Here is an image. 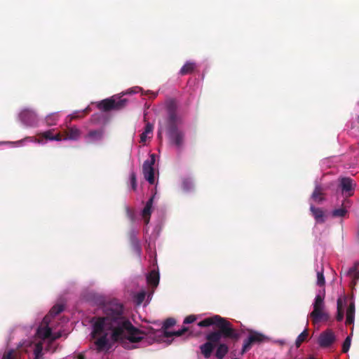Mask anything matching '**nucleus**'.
Here are the masks:
<instances>
[{"mask_svg": "<svg viewBox=\"0 0 359 359\" xmlns=\"http://www.w3.org/2000/svg\"><path fill=\"white\" fill-rule=\"evenodd\" d=\"M104 316L98 317L93 324L91 337L97 352H107L111 348L107 331H111V339L118 342L125 348H130L129 343L140 342L148 334L156 333L152 327L148 332L135 327L125 316L122 304L110 302L104 306Z\"/></svg>", "mask_w": 359, "mask_h": 359, "instance_id": "nucleus-1", "label": "nucleus"}, {"mask_svg": "<svg viewBox=\"0 0 359 359\" xmlns=\"http://www.w3.org/2000/svg\"><path fill=\"white\" fill-rule=\"evenodd\" d=\"M358 122L359 123V115H358Z\"/></svg>", "mask_w": 359, "mask_h": 359, "instance_id": "nucleus-49", "label": "nucleus"}, {"mask_svg": "<svg viewBox=\"0 0 359 359\" xmlns=\"http://www.w3.org/2000/svg\"><path fill=\"white\" fill-rule=\"evenodd\" d=\"M351 342V334L348 336L344 340L342 345V352L347 353L350 348Z\"/></svg>", "mask_w": 359, "mask_h": 359, "instance_id": "nucleus-32", "label": "nucleus"}, {"mask_svg": "<svg viewBox=\"0 0 359 359\" xmlns=\"http://www.w3.org/2000/svg\"><path fill=\"white\" fill-rule=\"evenodd\" d=\"M324 308V296L320 294L316 295L313 303V310L310 313V316L313 323L320 321H327L330 320V315L323 311Z\"/></svg>", "mask_w": 359, "mask_h": 359, "instance_id": "nucleus-5", "label": "nucleus"}, {"mask_svg": "<svg viewBox=\"0 0 359 359\" xmlns=\"http://www.w3.org/2000/svg\"><path fill=\"white\" fill-rule=\"evenodd\" d=\"M217 349L215 352V357L217 359H223L229 352V347L226 344L221 343L220 341L216 344Z\"/></svg>", "mask_w": 359, "mask_h": 359, "instance_id": "nucleus-18", "label": "nucleus"}, {"mask_svg": "<svg viewBox=\"0 0 359 359\" xmlns=\"http://www.w3.org/2000/svg\"><path fill=\"white\" fill-rule=\"evenodd\" d=\"M167 118L165 121V128L170 142L180 150L184 142V133L179 130L177 125L180 118L177 115V104L175 100H170L166 102Z\"/></svg>", "mask_w": 359, "mask_h": 359, "instance_id": "nucleus-3", "label": "nucleus"}, {"mask_svg": "<svg viewBox=\"0 0 359 359\" xmlns=\"http://www.w3.org/2000/svg\"><path fill=\"white\" fill-rule=\"evenodd\" d=\"M146 293L144 291L137 293L135 300L137 304H141L145 299Z\"/></svg>", "mask_w": 359, "mask_h": 359, "instance_id": "nucleus-36", "label": "nucleus"}, {"mask_svg": "<svg viewBox=\"0 0 359 359\" xmlns=\"http://www.w3.org/2000/svg\"><path fill=\"white\" fill-rule=\"evenodd\" d=\"M64 309V307L62 305L57 304L52 307L50 311H49L48 314L46 316H49V320H50V317H54L59 313H60Z\"/></svg>", "mask_w": 359, "mask_h": 359, "instance_id": "nucleus-26", "label": "nucleus"}, {"mask_svg": "<svg viewBox=\"0 0 359 359\" xmlns=\"http://www.w3.org/2000/svg\"><path fill=\"white\" fill-rule=\"evenodd\" d=\"M153 130V126L150 123H147L145 126L144 131L143 132L145 134L151 133Z\"/></svg>", "mask_w": 359, "mask_h": 359, "instance_id": "nucleus-39", "label": "nucleus"}, {"mask_svg": "<svg viewBox=\"0 0 359 359\" xmlns=\"http://www.w3.org/2000/svg\"><path fill=\"white\" fill-rule=\"evenodd\" d=\"M21 121L28 126H33L36 123V115L34 111L29 109H25L20 114Z\"/></svg>", "mask_w": 359, "mask_h": 359, "instance_id": "nucleus-10", "label": "nucleus"}, {"mask_svg": "<svg viewBox=\"0 0 359 359\" xmlns=\"http://www.w3.org/2000/svg\"><path fill=\"white\" fill-rule=\"evenodd\" d=\"M147 135L142 133L141 135H140V142H145L146 140H147Z\"/></svg>", "mask_w": 359, "mask_h": 359, "instance_id": "nucleus-44", "label": "nucleus"}, {"mask_svg": "<svg viewBox=\"0 0 359 359\" xmlns=\"http://www.w3.org/2000/svg\"><path fill=\"white\" fill-rule=\"evenodd\" d=\"M336 319L337 321H341L344 319L343 300L341 298L337 299V314Z\"/></svg>", "mask_w": 359, "mask_h": 359, "instance_id": "nucleus-25", "label": "nucleus"}, {"mask_svg": "<svg viewBox=\"0 0 359 359\" xmlns=\"http://www.w3.org/2000/svg\"><path fill=\"white\" fill-rule=\"evenodd\" d=\"M324 189L320 186H316L311 195V198L316 203H320L324 201Z\"/></svg>", "mask_w": 359, "mask_h": 359, "instance_id": "nucleus-20", "label": "nucleus"}, {"mask_svg": "<svg viewBox=\"0 0 359 359\" xmlns=\"http://www.w3.org/2000/svg\"><path fill=\"white\" fill-rule=\"evenodd\" d=\"M35 141L39 142V143H40L41 142L39 139H36Z\"/></svg>", "mask_w": 359, "mask_h": 359, "instance_id": "nucleus-47", "label": "nucleus"}, {"mask_svg": "<svg viewBox=\"0 0 359 359\" xmlns=\"http://www.w3.org/2000/svg\"><path fill=\"white\" fill-rule=\"evenodd\" d=\"M355 318V303L353 301L349 304V306L346 310V325H352L354 322Z\"/></svg>", "mask_w": 359, "mask_h": 359, "instance_id": "nucleus-19", "label": "nucleus"}, {"mask_svg": "<svg viewBox=\"0 0 359 359\" xmlns=\"http://www.w3.org/2000/svg\"><path fill=\"white\" fill-rule=\"evenodd\" d=\"M154 195L150 197L148 201L146 203V205L142 210V216L144 219L145 224H148L149 222L150 217L151 215V208L154 202Z\"/></svg>", "mask_w": 359, "mask_h": 359, "instance_id": "nucleus-13", "label": "nucleus"}, {"mask_svg": "<svg viewBox=\"0 0 359 359\" xmlns=\"http://www.w3.org/2000/svg\"><path fill=\"white\" fill-rule=\"evenodd\" d=\"M266 339V337L263 334L257 332H250L248 339L243 342L241 353L243 354L249 351L253 344H260Z\"/></svg>", "mask_w": 359, "mask_h": 359, "instance_id": "nucleus-6", "label": "nucleus"}, {"mask_svg": "<svg viewBox=\"0 0 359 359\" xmlns=\"http://www.w3.org/2000/svg\"><path fill=\"white\" fill-rule=\"evenodd\" d=\"M58 120L57 114H51L46 117V122L48 126H54Z\"/></svg>", "mask_w": 359, "mask_h": 359, "instance_id": "nucleus-28", "label": "nucleus"}, {"mask_svg": "<svg viewBox=\"0 0 359 359\" xmlns=\"http://www.w3.org/2000/svg\"><path fill=\"white\" fill-rule=\"evenodd\" d=\"M130 240L131 245L133 247L134 250H136L137 252H140L141 247H140V241H139L138 238L136 237L134 231H132L130 233Z\"/></svg>", "mask_w": 359, "mask_h": 359, "instance_id": "nucleus-24", "label": "nucleus"}, {"mask_svg": "<svg viewBox=\"0 0 359 359\" xmlns=\"http://www.w3.org/2000/svg\"><path fill=\"white\" fill-rule=\"evenodd\" d=\"M307 359H316V358H314V357H313V356H311V357H309V358H307Z\"/></svg>", "mask_w": 359, "mask_h": 359, "instance_id": "nucleus-48", "label": "nucleus"}, {"mask_svg": "<svg viewBox=\"0 0 359 359\" xmlns=\"http://www.w3.org/2000/svg\"><path fill=\"white\" fill-rule=\"evenodd\" d=\"M347 203H349V201H346L343 203L342 205L344 207L334 210L332 211V216L333 217H344L347 212V210L346 209V208L347 207V205H346Z\"/></svg>", "mask_w": 359, "mask_h": 359, "instance_id": "nucleus-23", "label": "nucleus"}, {"mask_svg": "<svg viewBox=\"0 0 359 359\" xmlns=\"http://www.w3.org/2000/svg\"><path fill=\"white\" fill-rule=\"evenodd\" d=\"M62 336L61 333L60 332L53 333L51 337H50V339L51 341L59 339Z\"/></svg>", "mask_w": 359, "mask_h": 359, "instance_id": "nucleus-40", "label": "nucleus"}, {"mask_svg": "<svg viewBox=\"0 0 359 359\" xmlns=\"http://www.w3.org/2000/svg\"><path fill=\"white\" fill-rule=\"evenodd\" d=\"M130 185H131V188L133 191H136L137 189V177H136V174L135 173V172H132L130 175Z\"/></svg>", "mask_w": 359, "mask_h": 359, "instance_id": "nucleus-34", "label": "nucleus"}, {"mask_svg": "<svg viewBox=\"0 0 359 359\" xmlns=\"http://www.w3.org/2000/svg\"><path fill=\"white\" fill-rule=\"evenodd\" d=\"M355 184L353 180L349 177H343L340 181V187L343 194H345L346 197H350L353 195V189Z\"/></svg>", "mask_w": 359, "mask_h": 359, "instance_id": "nucleus-11", "label": "nucleus"}, {"mask_svg": "<svg viewBox=\"0 0 359 359\" xmlns=\"http://www.w3.org/2000/svg\"><path fill=\"white\" fill-rule=\"evenodd\" d=\"M336 341V336L331 329H327L319 335L318 344L321 348H328Z\"/></svg>", "mask_w": 359, "mask_h": 359, "instance_id": "nucleus-8", "label": "nucleus"}, {"mask_svg": "<svg viewBox=\"0 0 359 359\" xmlns=\"http://www.w3.org/2000/svg\"><path fill=\"white\" fill-rule=\"evenodd\" d=\"M49 316H45L41 325L37 329V334L43 339H50L52 335V330L48 326Z\"/></svg>", "mask_w": 359, "mask_h": 359, "instance_id": "nucleus-9", "label": "nucleus"}, {"mask_svg": "<svg viewBox=\"0 0 359 359\" xmlns=\"http://www.w3.org/2000/svg\"><path fill=\"white\" fill-rule=\"evenodd\" d=\"M198 325L199 327L215 325L217 328V330L208 334L206 335L207 341L200 346L202 355L207 359L211 356L216 344L221 341L222 339L236 342L241 337L239 331L234 329L229 321L218 315L205 318L200 321Z\"/></svg>", "mask_w": 359, "mask_h": 359, "instance_id": "nucleus-2", "label": "nucleus"}, {"mask_svg": "<svg viewBox=\"0 0 359 359\" xmlns=\"http://www.w3.org/2000/svg\"><path fill=\"white\" fill-rule=\"evenodd\" d=\"M55 130V129L48 130L43 133H41L40 134H39V135L48 140L60 141L62 140V136L60 133H57L55 134H53Z\"/></svg>", "mask_w": 359, "mask_h": 359, "instance_id": "nucleus-15", "label": "nucleus"}, {"mask_svg": "<svg viewBox=\"0 0 359 359\" xmlns=\"http://www.w3.org/2000/svg\"><path fill=\"white\" fill-rule=\"evenodd\" d=\"M104 136V130H91L86 135L85 139L88 143L101 141Z\"/></svg>", "mask_w": 359, "mask_h": 359, "instance_id": "nucleus-12", "label": "nucleus"}, {"mask_svg": "<svg viewBox=\"0 0 359 359\" xmlns=\"http://www.w3.org/2000/svg\"><path fill=\"white\" fill-rule=\"evenodd\" d=\"M176 323V320L172 318H167L163 325L162 329L163 330H168V328L174 326Z\"/></svg>", "mask_w": 359, "mask_h": 359, "instance_id": "nucleus-31", "label": "nucleus"}, {"mask_svg": "<svg viewBox=\"0 0 359 359\" xmlns=\"http://www.w3.org/2000/svg\"><path fill=\"white\" fill-rule=\"evenodd\" d=\"M147 283L153 286L157 287L159 283V274L156 271H151L147 277Z\"/></svg>", "mask_w": 359, "mask_h": 359, "instance_id": "nucleus-21", "label": "nucleus"}, {"mask_svg": "<svg viewBox=\"0 0 359 359\" xmlns=\"http://www.w3.org/2000/svg\"><path fill=\"white\" fill-rule=\"evenodd\" d=\"M78 359H86L85 355L83 353H79L77 356Z\"/></svg>", "mask_w": 359, "mask_h": 359, "instance_id": "nucleus-46", "label": "nucleus"}, {"mask_svg": "<svg viewBox=\"0 0 359 359\" xmlns=\"http://www.w3.org/2000/svg\"><path fill=\"white\" fill-rule=\"evenodd\" d=\"M309 336V332L307 329H305L297 338L295 345L298 348L301 344L304 342Z\"/></svg>", "mask_w": 359, "mask_h": 359, "instance_id": "nucleus-27", "label": "nucleus"}, {"mask_svg": "<svg viewBox=\"0 0 359 359\" xmlns=\"http://www.w3.org/2000/svg\"><path fill=\"white\" fill-rule=\"evenodd\" d=\"M162 130H163V126H160L158 130V138L161 140L162 139Z\"/></svg>", "mask_w": 359, "mask_h": 359, "instance_id": "nucleus-45", "label": "nucleus"}, {"mask_svg": "<svg viewBox=\"0 0 359 359\" xmlns=\"http://www.w3.org/2000/svg\"><path fill=\"white\" fill-rule=\"evenodd\" d=\"M187 332H189V336L193 335V333L191 331H190L189 327H183L182 329L179 330L177 331L173 332V334H174V337H180V336L184 334Z\"/></svg>", "mask_w": 359, "mask_h": 359, "instance_id": "nucleus-30", "label": "nucleus"}, {"mask_svg": "<svg viewBox=\"0 0 359 359\" xmlns=\"http://www.w3.org/2000/svg\"><path fill=\"white\" fill-rule=\"evenodd\" d=\"M43 344L41 341H39L34 345V359H43Z\"/></svg>", "mask_w": 359, "mask_h": 359, "instance_id": "nucleus-22", "label": "nucleus"}, {"mask_svg": "<svg viewBox=\"0 0 359 359\" xmlns=\"http://www.w3.org/2000/svg\"><path fill=\"white\" fill-rule=\"evenodd\" d=\"M2 359H13V351H8V352L6 353L4 355Z\"/></svg>", "mask_w": 359, "mask_h": 359, "instance_id": "nucleus-42", "label": "nucleus"}, {"mask_svg": "<svg viewBox=\"0 0 359 359\" xmlns=\"http://www.w3.org/2000/svg\"><path fill=\"white\" fill-rule=\"evenodd\" d=\"M325 280L323 274V270L317 272V285L320 287L324 286Z\"/></svg>", "mask_w": 359, "mask_h": 359, "instance_id": "nucleus-33", "label": "nucleus"}, {"mask_svg": "<svg viewBox=\"0 0 359 359\" xmlns=\"http://www.w3.org/2000/svg\"><path fill=\"white\" fill-rule=\"evenodd\" d=\"M196 320V317L194 315H190L187 316L184 320V324H189L194 323Z\"/></svg>", "mask_w": 359, "mask_h": 359, "instance_id": "nucleus-38", "label": "nucleus"}, {"mask_svg": "<svg viewBox=\"0 0 359 359\" xmlns=\"http://www.w3.org/2000/svg\"><path fill=\"white\" fill-rule=\"evenodd\" d=\"M197 65L195 62L187 61L180 69L179 74L184 76L193 73L196 69Z\"/></svg>", "mask_w": 359, "mask_h": 359, "instance_id": "nucleus-17", "label": "nucleus"}, {"mask_svg": "<svg viewBox=\"0 0 359 359\" xmlns=\"http://www.w3.org/2000/svg\"><path fill=\"white\" fill-rule=\"evenodd\" d=\"M65 140H76L81 135V130L76 126H71L65 130Z\"/></svg>", "mask_w": 359, "mask_h": 359, "instance_id": "nucleus-14", "label": "nucleus"}, {"mask_svg": "<svg viewBox=\"0 0 359 359\" xmlns=\"http://www.w3.org/2000/svg\"><path fill=\"white\" fill-rule=\"evenodd\" d=\"M155 163V155L151 154L150 159L146 160L142 165V171L144 178L149 184H154L155 182L154 165Z\"/></svg>", "mask_w": 359, "mask_h": 359, "instance_id": "nucleus-7", "label": "nucleus"}, {"mask_svg": "<svg viewBox=\"0 0 359 359\" xmlns=\"http://www.w3.org/2000/svg\"><path fill=\"white\" fill-rule=\"evenodd\" d=\"M182 187L184 191H189L193 188L194 184L191 180L186 178L182 180Z\"/></svg>", "mask_w": 359, "mask_h": 359, "instance_id": "nucleus-29", "label": "nucleus"}, {"mask_svg": "<svg viewBox=\"0 0 359 359\" xmlns=\"http://www.w3.org/2000/svg\"><path fill=\"white\" fill-rule=\"evenodd\" d=\"M128 102L126 98H122L117 95L111 96L109 98L104 99L97 104L99 109L103 111H109L111 110H121L125 108Z\"/></svg>", "mask_w": 359, "mask_h": 359, "instance_id": "nucleus-4", "label": "nucleus"}, {"mask_svg": "<svg viewBox=\"0 0 359 359\" xmlns=\"http://www.w3.org/2000/svg\"><path fill=\"white\" fill-rule=\"evenodd\" d=\"M163 334L165 337H174L173 332H169L167 330H163Z\"/></svg>", "mask_w": 359, "mask_h": 359, "instance_id": "nucleus-43", "label": "nucleus"}, {"mask_svg": "<svg viewBox=\"0 0 359 359\" xmlns=\"http://www.w3.org/2000/svg\"><path fill=\"white\" fill-rule=\"evenodd\" d=\"M310 210L317 223L325 222V214L321 208H316L313 205H311Z\"/></svg>", "mask_w": 359, "mask_h": 359, "instance_id": "nucleus-16", "label": "nucleus"}, {"mask_svg": "<svg viewBox=\"0 0 359 359\" xmlns=\"http://www.w3.org/2000/svg\"><path fill=\"white\" fill-rule=\"evenodd\" d=\"M126 212H127L128 217L130 219V220L133 221L134 220L133 212L129 208H126Z\"/></svg>", "mask_w": 359, "mask_h": 359, "instance_id": "nucleus-41", "label": "nucleus"}, {"mask_svg": "<svg viewBox=\"0 0 359 359\" xmlns=\"http://www.w3.org/2000/svg\"><path fill=\"white\" fill-rule=\"evenodd\" d=\"M349 276L352 278V284L353 285H356L358 280H359V271H354L352 276Z\"/></svg>", "mask_w": 359, "mask_h": 359, "instance_id": "nucleus-37", "label": "nucleus"}, {"mask_svg": "<svg viewBox=\"0 0 359 359\" xmlns=\"http://www.w3.org/2000/svg\"><path fill=\"white\" fill-rule=\"evenodd\" d=\"M359 267V261H356L354 262L353 266L348 269L346 271L344 272L346 276H352L353 273L355 271H358Z\"/></svg>", "mask_w": 359, "mask_h": 359, "instance_id": "nucleus-35", "label": "nucleus"}]
</instances>
